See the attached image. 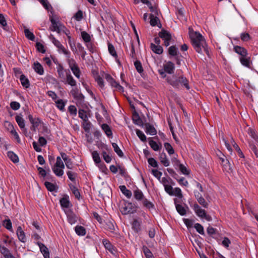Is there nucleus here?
I'll return each instance as SVG.
<instances>
[{"mask_svg": "<svg viewBox=\"0 0 258 258\" xmlns=\"http://www.w3.org/2000/svg\"><path fill=\"white\" fill-rule=\"evenodd\" d=\"M195 228L197 231V232H199L200 234L202 235L204 234V228L202 225L199 223H197L195 225Z\"/></svg>", "mask_w": 258, "mask_h": 258, "instance_id": "48", "label": "nucleus"}, {"mask_svg": "<svg viewBox=\"0 0 258 258\" xmlns=\"http://www.w3.org/2000/svg\"><path fill=\"white\" fill-rule=\"evenodd\" d=\"M3 225L9 230H12V222L10 219H7L4 221Z\"/></svg>", "mask_w": 258, "mask_h": 258, "instance_id": "42", "label": "nucleus"}, {"mask_svg": "<svg viewBox=\"0 0 258 258\" xmlns=\"http://www.w3.org/2000/svg\"><path fill=\"white\" fill-rule=\"evenodd\" d=\"M55 102L57 107L60 110H63L65 106V102L62 99L57 100Z\"/></svg>", "mask_w": 258, "mask_h": 258, "instance_id": "36", "label": "nucleus"}, {"mask_svg": "<svg viewBox=\"0 0 258 258\" xmlns=\"http://www.w3.org/2000/svg\"><path fill=\"white\" fill-rule=\"evenodd\" d=\"M189 36L192 45L197 52L201 53L204 50L208 54V49L205 39L200 33L194 31L190 32Z\"/></svg>", "mask_w": 258, "mask_h": 258, "instance_id": "1", "label": "nucleus"}, {"mask_svg": "<svg viewBox=\"0 0 258 258\" xmlns=\"http://www.w3.org/2000/svg\"><path fill=\"white\" fill-rule=\"evenodd\" d=\"M159 35L164 41L165 46H168L170 44V41L171 39V36L167 31L163 30L160 32Z\"/></svg>", "mask_w": 258, "mask_h": 258, "instance_id": "7", "label": "nucleus"}, {"mask_svg": "<svg viewBox=\"0 0 258 258\" xmlns=\"http://www.w3.org/2000/svg\"><path fill=\"white\" fill-rule=\"evenodd\" d=\"M52 15L49 16V19L52 23L51 30L53 31H56L58 33H60L61 31L65 32L67 35L68 32H69L65 28V27L60 24L58 22V18L56 16H53L52 12Z\"/></svg>", "mask_w": 258, "mask_h": 258, "instance_id": "4", "label": "nucleus"}, {"mask_svg": "<svg viewBox=\"0 0 258 258\" xmlns=\"http://www.w3.org/2000/svg\"><path fill=\"white\" fill-rule=\"evenodd\" d=\"M160 160L161 162L166 167L169 165V161L166 157V155L164 153H162L160 155Z\"/></svg>", "mask_w": 258, "mask_h": 258, "instance_id": "22", "label": "nucleus"}, {"mask_svg": "<svg viewBox=\"0 0 258 258\" xmlns=\"http://www.w3.org/2000/svg\"><path fill=\"white\" fill-rule=\"evenodd\" d=\"M152 173L153 174V175L158 179H160L162 175V173L157 169L152 170Z\"/></svg>", "mask_w": 258, "mask_h": 258, "instance_id": "53", "label": "nucleus"}, {"mask_svg": "<svg viewBox=\"0 0 258 258\" xmlns=\"http://www.w3.org/2000/svg\"><path fill=\"white\" fill-rule=\"evenodd\" d=\"M170 196H175L179 198H181L182 197L181 190L178 187L173 188L172 194H171Z\"/></svg>", "mask_w": 258, "mask_h": 258, "instance_id": "35", "label": "nucleus"}, {"mask_svg": "<svg viewBox=\"0 0 258 258\" xmlns=\"http://www.w3.org/2000/svg\"><path fill=\"white\" fill-rule=\"evenodd\" d=\"M234 49L237 53L240 54L242 56H246L247 55V51L243 47L236 46L234 47Z\"/></svg>", "mask_w": 258, "mask_h": 258, "instance_id": "20", "label": "nucleus"}, {"mask_svg": "<svg viewBox=\"0 0 258 258\" xmlns=\"http://www.w3.org/2000/svg\"><path fill=\"white\" fill-rule=\"evenodd\" d=\"M32 68L38 74L40 75H43L44 72L43 67L39 62H34L32 65Z\"/></svg>", "mask_w": 258, "mask_h": 258, "instance_id": "13", "label": "nucleus"}, {"mask_svg": "<svg viewBox=\"0 0 258 258\" xmlns=\"http://www.w3.org/2000/svg\"><path fill=\"white\" fill-rule=\"evenodd\" d=\"M18 239L22 242L26 241L25 233L21 226H19L16 231Z\"/></svg>", "mask_w": 258, "mask_h": 258, "instance_id": "14", "label": "nucleus"}, {"mask_svg": "<svg viewBox=\"0 0 258 258\" xmlns=\"http://www.w3.org/2000/svg\"><path fill=\"white\" fill-rule=\"evenodd\" d=\"M108 51L111 55H112L114 57L117 56V54L116 53L115 48H114V46L111 44H110V43L108 44Z\"/></svg>", "mask_w": 258, "mask_h": 258, "instance_id": "44", "label": "nucleus"}, {"mask_svg": "<svg viewBox=\"0 0 258 258\" xmlns=\"http://www.w3.org/2000/svg\"><path fill=\"white\" fill-rule=\"evenodd\" d=\"M167 82L174 87H177L179 84V80H178L174 76H172L170 79H167Z\"/></svg>", "mask_w": 258, "mask_h": 258, "instance_id": "19", "label": "nucleus"}, {"mask_svg": "<svg viewBox=\"0 0 258 258\" xmlns=\"http://www.w3.org/2000/svg\"><path fill=\"white\" fill-rule=\"evenodd\" d=\"M61 158L64 161H66L69 159L65 153H61V157H57L56 163L51 167L53 172L57 176H61L64 173L63 169L64 168V165Z\"/></svg>", "mask_w": 258, "mask_h": 258, "instance_id": "3", "label": "nucleus"}, {"mask_svg": "<svg viewBox=\"0 0 258 258\" xmlns=\"http://www.w3.org/2000/svg\"><path fill=\"white\" fill-rule=\"evenodd\" d=\"M102 130L105 132V134L108 137H111L112 136V132L109 126L106 124H103L101 126Z\"/></svg>", "mask_w": 258, "mask_h": 258, "instance_id": "31", "label": "nucleus"}, {"mask_svg": "<svg viewBox=\"0 0 258 258\" xmlns=\"http://www.w3.org/2000/svg\"><path fill=\"white\" fill-rule=\"evenodd\" d=\"M40 2L42 4L44 7L47 10L49 11L51 8L50 5L48 4L47 0H39Z\"/></svg>", "mask_w": 258, "mask_h": 258, "instance_id": "59", "label": "nucleus"}, {"mask_svg": "<svg viewBox=\"0 0 258 258\" xmlns=\"http://www.w3.org/2000/svg\"><path fill=\"white\" fill-rule=\"evenodd\" d=\"M24 33H25V35L26 36V37L31 40H34L35 39V36L34 35V34H33V33H32L31 32H30L29 31V30L26 28H25L24 29Z\"/></svg>", "mask_w": 258, "mask_h": 258, "instance_id": "32", "label": "nucleus"}, {"mask_svg": "<svg viewBox=\"0 0 258 258\" xmlns=\"http://www.w3.org/2000/svg\"><path fill=\"white\" fill-rule=\"evenodd\" d=\"M240 61L241 64L245 67H248L249 66V58L242 56L240 58Z\"/></svg>", "mask_w": 258, "mask_h": 258, "instance_id": "43", "label": "nucleus"}, {"mask_svg": "<svg viewBox=\"0 0 258 258\" xmlns=\"http://www.w3.org/2000/svg\"><path fill=\"white\" fill-rule=\"evenodd\" d=\"M112 145L114 149V151L116 153V154L119 157H122L123 155V154L122 151L119 148V147L117 145V144L113 143H112Z\"/></svg>", "mask_w": 258, "mask_h": 258, "instance_id": "34", "label": "nucleus"}, {"mask_svg": "<svg viewBox=\"0 0 258 258\" xmlns=\"http://www.w3.org/2000/svg\"><path fill=\"white\" fill-rule=\"evenodd\" d=\"M45 185L47 189L49 191H52L55 189V186L51 182H45Z\"/></svg>", "mask_w": 258, "mask_h": 258, "instance_id": "50", "label": "nucleus"}, {"mask_svg": "<svg viewBox=\"0 0 258 258\" xmlns=\"http://www.w3.org/2000/svg\"><path fill=\"white\" fill-rule=\"evenodd\" d=\"M7 155L8 157L14 162L17 163L19 162V158L18 156L15 154L14 152L11 151H9L7 153Z\"/></svg>", "mask_w": 258, "mask_h": 258, "instance_id": "24", "label": "nucleus"}, {"mask_svg": "<svg viewBox=\"0 0 258 258\" xmlns=\"http://www.w3.org/2000/svg\"><path fill=\"white\" fill-rule=\"evenodd\" d=\"M150 19L151 20L150 23L151 25L153 26H156L157 24L158 21V19L156 16H154L153 14H151L150 15Z\"/></svg>", "mask_w": 258, "mask_h": 258, "instance_id": "40", "label": "nucleus"}, {"mask_svg": "<svg viewBox=\"0 0 258 258\" xmlns=\"http://www.w3.org/2000/svg\"><path fill=\"white\" fill-rule=\"evenodd\" d=\"M22 86L26 88L29 87V82L27 78L24 75H21L20 78Z\"/></svg>", "mask_w": 258, "mask_h": 258, "instance_id": "28", "label": "nucleus"}, {"mask_svg": "<svg viewBox=\"0 0 258 258\" xmlns=\"http://www.w3.org/2000/svg\"><path fill=\"white\" fill-rule=\"evenodd\" d=\"M149 164L154 167H157L158 166L157 162L153 158H149L148 160Z\"/></svg>", "mask_w": 258, "mask_h": 258, "instance_id": "60", "label": "nucleus"}, {"mask_svg": "<svg viewBox=\"0 0 258 258\" xmlns=\"http://www.w3.org/2000/svg\"><path fill=\"white\" fill-rule=\"evenodd\" d=\"M171 183L166 185L164 186L165 190L167 193H168L169 195L172 194V191L173 190V187L171 186Z\"/></svg>", "mask_w": 258, "mask_h": 258, "instance_id": "57", "label": "nucleus"}, {"mask_svg": "<svg viewBox=\"0 0 258 258\" xmlns=\"http://www.w3.org/2000/svg\"><path fill=\"white\" fill-rule=\"evenodd\" d=\"M176 209L179 214L183 216L186 214V210L180 205H176Z\"/></svg>", "mask_w": 258, "mask_h": 258, "instance_id": "38", "label": "nucleus"}, {"mask_svg": "<svg viewBox=\"0 0 258 258\" xmlns=\"http://www.w3.org/2000/svg\"><path fill=\"white\" fill-rule=\"evenodd\" d=\"M6 125L7 126L8 128L10 131L11 133L14 136V137H15V139L17 140V141L18 143H20V141H21L20 138L18 133L15 130L13 124H11L10 122L7 121V122H6Z\"/></svg>", "mask_w": 258, "mask_h": 258, "instance_id": "11", "label": "nucleus"}, {"mask_svg": "<svg viewBox=\"0 0 258 258\" xmlns=\"http://www.w3.org/2000/svg\"><path fill=\"white\" fill-rule=\"evenodd\" d=\"M83 128L84 129V130L86 132H89L90 131V130L91 128V124L90 123V122H89L88 121V119L86 121H83Z\"/></svg>", "mask_w": 258, "mask_h": 258, "instance_id": "46", "label": "nucleus"}, {"mask_svg": "<svg viewBox=\"0 0 258 258\" xmlns=\"http://www.w3.org/2000/svg\"><path fill=\"white\" fill-rule=\"evenodd\" d=\"M179 83L183 84V85L187 89H189V87L188 84L187 80L184 77H181L179 79Z\"/></svg>", "mask_w": 258, "mask_h": 258, "instance_id": "54", "label": "nucleus"}, {"mask_svg": "<svg viewBox=\"0 0 258 258\" xmlns=\"http://www.w3.org/2000/svg\"><path fill=\"white\" fill-rule=\"evenodd\" d=\"M75 231L78 235L80 236H84L86 234V230L82 226H77L75 227Z\"/></svg>", "mask_w": 258, "mask_h": 258, "instance_id": "29", "label": "nucleus"}, {"mask_svg": "<svg viewBox=\"0 0 258 258\" xmlns=\"http://www.w3.org/2000/svg\"><path fill=\"white\" fill-rule=\"evenodd\" d=\"M36 46L38 51L42 53L45 52V50L44 49V46L40 42H37Z\"/></svg>", "mask_w": 258, "mask_h": 258, "instance_id": "61", "label": "nucleus"}, {"mask_svg": "<svg viewBox=\"0 0 258 258\" xmlns=\"http://www.w3.org/2000/svg\"><path fill=\"white\" fill-rule=\"evenodd\" d=\"M169 53L173 56H175L177 53V49L174 46H170L168 49Z\"/></svg>", "mask_w": 258, "mask_h": 258, "instance_id": "51", "label": "nucleus"}, {"mask_svg": "<svg viewBox=\"0 0 258 258\" xmlns=\"http://www.w3.org/2000/svg\"><path fill=\"white\" fill-rule=\"evenodd\" d=\"M67 82L72 86H74L76 84V81L70 74H67Z\"/></svg>", "mask_w": 258, "mask_h": 258, "instance_id": "37", "label": "nucleus"}, {"mask_svg": "<svg viewBox=\"0 0 258 258\" xmlns=\"http://www.w3.org/2000/svg\"><path fill=\"white\" fill-rule=\"evenodd\" d=\"M163 70H159L158 71L159 74L162 77H166L165 72L168 74H172L174 70V65L171 61H168L163 64Z\"/></svg>", "mask_w": 258, "mask_h": 258, "instance_id": "5", "label": "nucleus"}, {"mask_svg": "<svg viewBox=\"0 0 258 258\" xmlns=\"http://www.w3.org/2000/svg\"><path fill=\"white\" fill-rule=\"evenodd\" d=\"M103 243L105 246V247L109 250L111 253H114V249L112 244L108 241L107 240H104L103 241Z\"/></svg>", "mask_w": 258, "mask_h": 258, "instance_id": "21", "label": "nucleus"}, {"mask_svg": "<svg viewBox=\"0 0 258 258\" xmlns=\"http://www.w3.org/2000/svg\"><path fill=\"white\" fill-rule=\"evenodd\" d=\"M119 188L122 193L127 198H130L132 196V192L130 190H128L125 186L121 185L119 186Z\"/></svg>", "mask_w": 258, "mask_h": 258, "instance_id": "26", "label": "nucleus"}, {"mask_svg": "<svg viewBox=\"0 0 258 258\" xmlns=\"http://www.w3.org/2000/svg\"><path fill=\"white\" fill-rule=\"evenodd\" d=\"M67 217H68V220L71 224L72 225L76 223V222L77 221V218H76V216L74 214H73L72 213L68 214L67 215Z\"/></svg>", "mask_w": 258, "mask_h": 258, "instance_id": "33", "label": "nucleus"}, {"mask_svg": "<svg viewBox=\"0 0 258 258\" xmlns=\"http://www.w3.org/2000/svg\"><path fill=\"white\" fill-rule=\"evenodd\" d=\"M81 36L84 41L86 42H88L91 40L90 35L85 31L81 32Z\"/></svg>", "mask_w": 258, "mask_h": 258, "instance_id": "47", "label": "nucleus"}, {"mask_svg": "<svg viewBox=\"0 0 258 258\" xmlns=\"http://www.w3.org/2000/svg\"><path fill=\"white\" fill-rule=\"evenodd\" d=\"M136 211L135 207L131 203H126L121 209V212L123 214L126 215L133 213Z\"/></svg>", "mask_w": 258, "mask_h": 258, "instance_id": "8", "label": "nucleus"}, {"mask_svg": "<svg viewBox=\"0 0 258 258\" xmlns=\"http://www.w3.org/2000/svg\"><path fill=\"white\" fill-rule=\"evenodd\" d=\"M149 145L154 151H158L160 149L159 145L153 140L149 142Z\"/></svg>", "mask_w": 258, "mask_h": 258, "instance_id": "49", "label": "nucleus"}, {"mask_svg": "<svg viewBox=\"0 0 258 258\" xmlns=\"http://www.w3.org/2000/svg\"><path fill=\"white\" fill-rule=\"evenodd\" d=\"M47 94L54 101L57 100L56 99H57V95L55 94V93L54 92L52 91H48L47 92Z\"/></svg>", "mask_w": 258, "mask_h": 258, "instance_id": "62", "label": "nucleus"}, {"mask_svg": "<svg viewBox=\"0 0 258 258\" xmlns=\"http://www.w3.org/2000/svg\"><path fill=\"white\" fill-rule=\"evenodd\" d=\"M146 132L147 134L150 135H155L156 134V131L155 128L153 126L149 124L146 125Z\"/></svg>", "mask_w": 258, "mask_h": 258, "instance_id": "23", "label": "nucleus"}, {"mask_svg": "<svg viewBox=\"0 0 258 258\" xmlns=\"http://www.w3.org/2000/svg\"><path fill=\"white\" fill-rule=\"evenodd\" d=\"M60 204L63 208H69L70 205L69 197L65 196L60 200Z\"/></svg>", "mask_w": 258, "mask_h": 258, "instance_id": "15", "label": "nucleus"}, {"mask_svg": "<svg viewBox=\"0 0 258 258\" xmlns=\"http://www.w3.org/2000/svg\"><path fill=\"white\" fill-rule=\"evenodd\" d=\"M220 159L222 161V163L223 164L224 169L227 172L231 171L232 170V167L229 161L227 160H225L224 159L222 158H221Z\"/></svg>", "mask_w": 258, "mask_h": 258, "instance_id": "27", "label": "nucleus"}, {"mask_svg": "<svg viewBox=\"0 0 258 258\" xmlns=\"http://www.w3.org/2000/svg\"><path fill=\"white\" fill-rule=\"evenodd\" d=\"M105 228L109 230L110 232L113 233L114 231V226L113 223L111 221H109L106 224Z\"/></svg>", "mask_w": 258, "mask_h": 258, "instance_id": "41", "label": "nucleus"}, {"mask_svg": "<svg viewBox=\"0 0 258 258\" xmlns=\"http://www.w3.org/2000/svg\"><path fill=\"white\" fill-rule=\"evenodd\" d=\"M89 112L87 110L80 109L79 110V116L83 120L86 121L88 119Z\"/></svg>", "mask_w": 258, "mask_h": 258, "instance_id": "16", "label": "nucleus"}, {"mask_svg": "<svg viewBox=\"0 0 258 258\" xmlns=\"http://www.w3.org/2000/svg\"><path fill=\"white\" fill-rule=\"evenodd\" d=\"M69 111L72 115H76L77 114V108L74 105H70L69 107Z\"/></svg>", "mask_w": 258, "mask_h": 258, "instance_id": "64", "label": "nucleus"}, {"mask_svg": "<svg viewBox=\"0 0 258 258\" xmlns=\"http://www.w3.org/2000/svg\"><path fill=\"white\" fill-rule=\"evenodd\" d=\"M102 77L98 74L94 75V78L98 85L101 88L104 87V82L102 79V77L105 78L107 81L110 84V85L115 88V90L120 92L123 91V88L117 82H116L112 77L104 72L102 73Z\"/></svg>", "mask_w": 258, "mask_h": 258, "instance_id": "2", "label": "nucleus"}, {"mask_svg": "<svg viewBox=\"0 0 258 258\" xmlns=\"http://www.w3.org/2000/svg\"><path fill=\"white\" fill-rule=\"evenodd\" d=\"M41 252L42 253L44 258H49V253L48 248L43 244H39Z\"/></svg>", "mask_w": 258, "mask_h": 258, "instance_id": "18", "label": "nucleus"}, {"mask_svg": "<svg viewBox=\"0 0 258 258\" xmlns=\"http://www.w3.org/2000/svg\"><path fill=\"white\" fill-rule=\"evenodd\" d=\"M151 48L153 52L157 54H160L163 52V48L160 45H155L152 43Z\"/></svg>", "mask_w": 258, "mask_h": 258, "instance_id": "17", "label": "nucleus"}, {"mask_svg": "<svg viewBox=\"0 0 258 258\" xmlns=\"http://www.w3.org/2000/svg\"><path fill=\"white\" fill-rule=\"evenodd\" d=\"M49 39L56 47H58L61 44L60 42L56 40L52 35H50Z\"/></svg>", "mask_w": 258, "mask_h": 258, "instance_id": "56", "label": "nucleus"}, {"mask_svg": "<svg viewBox=\"0 0 258 258\" xmlns=\"http://www.w3.org/2000/svg\"><path fill=\"white\" fill-rule=\"evenodd\" d=\"M29 120L32 124L31 131L35 132L39 125L41 123V120L38 118H33L32 115H29Z\"/></svg>", "mask_w": 258, "mask_h": 258, "instance_id": "10", "label": "nucleus"}, {"mask_svg": "<svg viewBox=\"0 0 258 258\" xmlns=\"http://www.w3.org/2000/svg\"><path fill=\"white\" fill-rule=\"evenodd\" d=\"M143 251L147 258H152V254L147 247H144Z\"/></svg>", "mask_w": 258, "mask_h": 258, "instance_id": "55", "label": "nucleus"}, {"mask_svg": "<svg viewBox=\"0 0 258 258\" xmlns=\"http://www.w3.org/2000/svg\"><path fill=\"white\" fill-rule=\"evenodd\" d=\"M164 147L169 155L174 154V151L171 145L168 143L164 144Z\"/></svg>", "mask_w": 258, "mask_h": 258, "instance_id": "39", "label": "nucleus"}, {"mask_svg": "<svg viewBox=\"0 0 258 258\" xmlns=\"http://www.w3.org/2000/svg\"><path fill=\"white\" fill-rule=\"evenodd\" d=\"M16 120L20 127L23 129V132L26 136H29L27 134V130L25 127V122L24 120L21 116L17 115L16 116Z\"/></svg>", "mask_w": 258, "mask_h": 258, "instance_id": "12", "label": "nucleus"}, {"mask_svg": "<svg viewBox=\"0 0 258 258\" xmlns=\"http://www.w3.org/2000/svg\"><path fill=\"white\" fill-rule=\"evenodd\" d=\"M92 156L93 161L95 163V164H98L100 163L101 159L99 156V154L97 151H93L92 153Z\"/></svg>", "mask_w": 258, "mask_h": 258, "instance_id": "30", "label": "nucleus"}, {"mask_svg": "<svg viewBox=\"0 0 258 258\" xmlns=\"http://www.w3.org/2000/svg\"><path fill=\"white\" fill-rule=\"evenodd\" d=\"M69 64L74 75L77 78H79L80 76V72L79 68L76 65L75 61L73 59H70L69 60Z\"/></svg>", "mask_w": 258, "mask_h": 258, "instance_id": "9", "label": "nucleus"}, {"mask_svg": "<svg viewBox=\"0 0 258 258\" xmlns=\"http://www.w3.org/2000/svg\"><path fill=\"white\" fill-rule=\"evenodd\" d=\"M135 66L136 67V70L139 73H141L143 71V67L141 63L138 61H136L134 63Z\"/></svg>", "mask_w": 258, "mask_h": 258, "instance_id": "52", "label": "nucleus"}, {"mask_svg": "<svg viewBox=\"0 0 258 258\" xmlns=\"http://www.w3.org/2000/svg\"><path fill=\"white\" fill-rule=\"evenodd\" d=\"M133 121L137 125H141L142 124V122L141 119L139 118L138 115H134L133 116Z\"/></svg>", "mask_w": 258, "mask_h": 258, "instance_id": "58", "label": "nucleus"}, {"mask_svg": "<svg viewBox=\"0 0 258 258\" xmlns=\"http://www.w3.org/2000/svg\"><path fill=\"white\" fill-rule=\"evenodd\" d=\"M136 134L142 141L145 142L146 141V137L143 132L139 130H137Z\"/></svg>", "mask_w": 258, "mask_h": 258, "instance_id": "45", "label": "nucleus"}, {"mask_svg": "<svg viewBox=\"0 0 258 258\" xmlns=\"http://www.w3.org/2000/svg\"><path fill=\"white\" fill-rule=\"evenodd\" d=\"M132 228L135 231H139L141 229V222L137 219H135L132 223Z\"/></svg>", "mask_w": 258, "mask_h": 258, "instance_id": "25", "label": "nucleus"}, {"mask_svg": "<svg viewBox=\"0 0 258 258\" xmlns=\"http://www.w3.org/2000/svg\"><path fill=\"white\" fill-rule=\"evenodd\" d=\"M194 210L197 215L202 219H205L207 221L211 220V217L207 215L205 210L202 209L198 204L194 205Z\"/></svg>", "mask_w": 258, "mask_h": 258, "instance_id": "6", "label": "nucleus"}, {"mask_svg": "<svg viewBox=\"0 0 258 258\" xmlns=\"http://www.w3.org/2000/svg\"><path fill=\"white\" fill-rule=\"evenodd\" d=\"M10 105L11 108L15 110L19 109L20 107L19 103L15 101L11 102Z\"/></svg>", "mask_w": 258, "mask_h": 258, "instance_id": "63", "label": "nucleus"}]
</instances>
